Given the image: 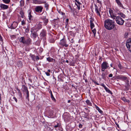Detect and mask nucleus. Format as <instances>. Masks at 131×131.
Here are the masks:
<instances>
[{
  "label": "nucleus",
  "mask_w": 131,
  "mask_h": 131,
  "mask_svg": "<svg viewBox=\"0 0 131 131\" xmlns=\"http://www.w3.org/2000/svg\"><path fill=\"white\" fill-rule=\"evenodd\" d=\"M69 7L70 8V10H71L70 11L72 13L73 12V9L72 8H71V7L70 6H69Z\"/></svg>",
  "instance_id": "obj_58"
},
{
  "label": "nucleus",
  "mask_w": 131,
  "mask_h": 131,
  "mask_svg": "<svg viewBox=\"0 0 131 131\" xmlns=\"http://www.w3.org/2000/svg\"><path fill=\"white\" fill-rule=\"evenodd\" d=\"M59 44L63 46L66 47H67L69 46V45L66 43V40L63 39H62L60 40Z\"/></svg>",
  "instance_id": "obj_6"
},
{
  "label": "nucleus",
  "mask_w": 131,
  "mask_h": 131,
  "mask_svg": "<svg viewBox=\"0 0 131 131\" xmlns=\"http://www.w3.org/2000/svg\"><path fill=\"white\" fill-rule=\"evenodd\" d=\"M18 94L19 96V97H20L21 98L22 97V94L21 92L20 93Z\"/></svg>",
  "instance_id": "obj_55"
},
{
  "label": "nucleus",
  "mask_w": 131,
  "mask_h": 131,
  "mask_svg": "<svg viewBox=\"0 0 131 131\" xmlns=\"http://www.w3.org/2000/svg\"><path fill=\"white\" fill-rule=\"evenodd\" d=\"M32 34L34 38H35L38 36L37 33L35 32H32Z\"/></svg>",
  "instance_id": "obj_21"
},
{
  "label": "nucleus",
  "mask_w": 131,
  "mask_h": 131,
  "mask_svg": "<svg viewBox=\"0 0 131 131\" xmlns=\"http://www.w3.org/2000/svg\"><path fill=\"white\" fill-rule=\"evenodd\" d=\"M109 12L110 14L111 17L113 19H115L116 17V14L114 13L113 10L111 9L110 8Z\"/></svg>",
  "instance_id": "obj_8"
},
{
  "label": "nucleus",
  "mask_w": 131,
  "mask_h": 131,
  "mask_svg": "<svg viewBox=\"0 0 131 131\" xmlns=\"http://www.w3.org/2000/svg\"><path fill=\"white\" fill-rule=\"evenodd\" d=\"M47 35V32L46 30L43 29L41 31L40 34V36L41 38H45Z\"/></svg>",
  "instance_id": "obj_7"
},
{
  "label": "nucleus",
  "mask_w": 131,
  "mask_h": 131,
  "mask_svg": "<svg viewBox=\"0 0 131 131\" xmlns=\"http://www.w3.org/2000/svg\"><path fill=\"white\" fill-rule=\"evenodd\" d=\"M30 56L31 57L33 60H34L35 58V56L34 55H32L31 54Z\"/></svg>",
  "instance_id": "obj_41"
},
{
  "label": "nucleus",
  "mask_w": 131,
  "mask_h": 131,
  "mask_svg": "<svg viewBox=\"0 0 131 131\" xmlns=\"http://www.w3.org/2000/svg\"><path fill=\"white\" fill-rule=\"evenodd\" d=\"M119 79H120L123 81H125L127 80V77L123 75H120L118 77Z\"/></svg>",
  "instance_id": "obj_12"
},
{
  "label": "nucleus",
  "mask_w": 131,
  "mask_h": 131,
  "mask_svg": "<svg viewBox=\"0 0 131 131\" xmlns=\"http://www.w3.org/2000/svg\"><path fill=\"white\" fill-rule=\"evenodd\" d=\"M126 45L128 49L131 52V38L127 40Z\"/></svg>",
  "instance_id": "obj_5"
},
{
  "label": "nucleus",
  "mask_w": 131,
  "mask_h": 131,
  "mask_svg": "<svg viewBox=\"0 0 131 131\" xmlns=\"http://www.w3.org/2000/svg\"><path fill=\"white\" fill-rule=\"evenodd\" d=\"M58 12L60 14H61L62 15H63L64 14V13H63V12H62V11L60 10H59V11Z\"/></svg>",
  "instance_id": "obj_50"
},
{
  "label": "nucleus",
  "mask_w": 131,
  "mask_h": 131,
  "mask_svg": "<svg viewBox=\"0 0 131 131\" xmlns=\"http://www.w3.org/2000/svg\"><path fill=\"white\" fill-rule=\"evenodd\" d=\"M62 62H63V63H65L66 62L67 63H68L69 62V61L68 60H62V62H61V63H62V64H63V63H62Z\"/></svg>",
  "instance_id": "obj_42"
},
{
  "label": "nucleus",
  "mask_w": 131,
  "mask_h": 131,
  "mask_svg": "<svg viewBox=\"0 0 131 131\" xmlns=\"http://www.w3.org/2000/svg\"><path fill=\"white\" fill-rule=\"evenodd\" d=\"M118 67L121 71L123 72L126 70L127 68H124L123 66H118Z\"/></svg>",
  "instance_id": "obj_18"
},
{
  "label": "nucleus",
  "mask_w": 131,
  "mask_h": 131,
  "mask_svg": "<svg viewBox=\"0 0 131 131\" xmlns=\"http://www.w3.org/2000/svg\"><path fill=\"white\" fill-rule=\"evenodd\" d=\"M115 124L117 126V127L118 128H119V125L117 123V122H115Z\"/></svg>",
  "instance_id": "obj_59"
},
{
  "label": "nucleus",
  "mask_w": 131,
  "mask_h": 131,
  "mask_svg": "<svg viewBox=\"0 0 131 131\" xmlns=\"http://www.w3.org/2000/svg\"><path fill=\"white\" fill-rule=\"evenodd\" d=\"M60 125L59 124L57 123V125H55L54 126V127L55 128H57L60 127Z\"/></svg>",
  "instance_id": "obj_47"
},
{
  "label": "nucleus",
  "mask_w": 131,
  "mask_h": 131,
  "mask_svg": "<svg viewBox=\"0 0 131 131\" xmlns=\"http://www.w3.org/2000/svg\"><path fill=\"white\" fill-rule=\"evenodd\" d=\"M43 9V7L41 6H35L34 8L35 12L39 13H41Z\"/></svg>",
  "instance_id": "obj_3"
},
{
  "label": "nucleus",
  "mask_w": 131,
  "mask_h": 131,
  "mask_svg": "<svg viewBox=\"0 0 131 131\" xmlns=\"http://www.w3.org/2000/svg\"><path fill=\"white\" fill-rule=\"evenodd\" d=\"M29 29H28V28H27L26 29L25 32H26L28 33V32H29Z\"/></svg>",
  "instance_id": "obj_53"
},
{
  "label": "nucleus",
  "mask_w": 131,
  "mask_h": 131,
  "mask_svg": "<svg viewBox=\"0 0 131 131\" xmlns=\"http://www.w3.org/2000/svg\"><path fill=\"white\" fill-rule=\"evenodd\" d=\"M116 1L118 5H119V6L122 7V8L123 7V5L119 0H116Z\"/></svg>",
  "instance_id": "obj_20"
},
{
  "label": "nucleus",
  "mask_w": 131,
  "mask_h": 131,
  "mask_svg": "<svg viewBox=\"0 0 131 131\" xmlns=\"http://www.w3.org/2000/svg\"><path fill=\"white\" fill-rule=\"evenodd\" d=\"M48 21V19H45L43 20V22L45 24V25H46Z\"/></svg>",
  "instance_id": "obj_31"
},
{
  "label": "nucleus",
  "mask_w": 131,
  "mask_h": 131,
  "mask_svg": "<svg viewBox=\"0 0 131 131\" xmlns=\"http://www.w3.org/2000/svg\"><path fill=\"white\" fill-rule=\"evenodd\" d=\"M79 126L80 128H81L82 127V125L80 123L79 125Z\"/></svg>",
  "instance_id": "obj_56"
},
{
  "label": "nucleus",
  "mask_w": 131,
  "mask_h": 131,
  "mask_svg": "<svg viewBox=\"0 0 131 131\" xmlns=\"http://www.w3.org/2000/svg\"><path fill=\"white\" fill-rule=\"evenodd\" d=\"M22 87L23 89V91L24 92H25L27 91H28L27 87L25 85H22Z\"/></svg>",
  "instance_id": "obj_16"
},
{
  "label": "nucleus",
  "mask_w": 131,
  "mask_h": 131,
  "mask_svg": "<svg viewBox=\"0 0 131 131\" xmlns=\"http://www.w3.org/2000/svg\"><path fill=\"white\" fill-rule=\"evenodd\" d=\"M102 66V71H104L105 70L108 68L109 66Z\"/></svg>",
  "instance_id": "obj_27"
},
{
  "label": "nucleus",
  "mask_w": 131,
  "mask_h": 131,
  "mask_svg": "<svg viewBox=\"0 0 131 131\" xmlns=\"http://www.w3.org/2000/svg\"><path fill=\"white\" fill-rule=\"evenodd\" d=\"M19 64L20 65H22V63L21 61H19Z\"/></svg>",
  "instance_id": "obj_64"
},
{
  "label": "nucleus",
  "mask_w": 131,
  "mask_h": 131,
  "mask_svg": "<svg viewBox=\"0 0 131 131\" xmlns=\"http://www.w3.org/2000/svg\"><path fill=\"white\" fill-rule=\"evenodd\" d=\"M50 94L51 95V98L52 99V100L54 102H56V100L55 99L53 95L52 94V92L50 90V92H49Z\"/></svg>",
  "instance_id": "obj_13"
},
{
  "label": "nucleus",
  "mask_w": 131,
  "mask_h": 131,
  "mask_svg": "<svg viewBox=\"0 0 131 131\" xmlns=\"http://www.w3.org/2000/svg\"><path fill=\"white\" fill-rule=\"evenodd\" d=\"M96 109L101 114H102L103 113V111L96 105Z\"/></svg>",
  "instance_id": "obj_28"
},
{
  "label": "nucleus",
  "mask_w": 131,
  "mask_h": 131,
  "mask_svg": "<svg viewBox=\"0 0 131 131\" xmlns=\"http://www.w3.org/2000/svg\"><path fill=\"white\" fill-rule=\"evenodd\" d=\"M85 102L86 104L89 105L90 106H92V103L88 99L86 100Z\"/></svg>",
  "instance_id": "obj_22"
},
{
  "label": "nucleus",
  "mask_w": 131,
  "mask_h": 131,
  "mask_svg": "<svg viewBox=\"0 0 131 131\" xmlns=\"http://www.w3.org/2000/svg\"><path fill=\"white\" fill-rule=\"evenodd\" d=\"M29 79V80L30 81V82H31V83L32 82V80L31 79Z\"/></svg>",
  "instance_id": "obj_63"
},
{
  "label": "nucleus",
  "mask_w": 131,
  "mask_h": 131,
  "mask_svg": "<svg viewBox=\"0 0 131 131\" xmlns=\"http://www.w3.org/2000/svg\"><path fill=\"white\" fill-rule=\"evenodd\" d=\"M97 2L99 4H101V2L99 0H97Z\"/></svg>",
  "instance_id": "obj_60"
},
{
  "label": "nucleus",
  "mask_w": 131,
  "mask_h": 131,
  "mask_svg": "<svg viewBox=\"0 0 131 131\" xmlns=\"http://www.w3.org/2000/svg\"><path fill=\"white\" fill-rule=\"evenodd\" d=\"M25 93H26V99H27L28 101H29V92L28 91H27Z\"/></svg>",
  "instance_id": "obj_19"
},
{
  "label": "nucleus",
  "mask_w": 131,
  "mask_h": 131,
  "mask_svg": "<svg viewBox=\"0 0 131 131\" xmlns=\"http://www.w3.org/2000/svg\"><path fill=\"white\" fill-rule=\"evenodd\" d=\"M104 24L105 28L108 30H112L115 27L114 21L109 19L105 20Z\"/></svg>",
  "instance_id": "obj_1"
},
{
  "label": "nucleus",
  "mask_w": 131,
  "mask_h": 131,
  "mask_svg": "<svg viewBox=\"0 0 131 131\" xmlns=\"http://www.w3.org/2000/svg\"><path fill=\"white\" fill-rule=\"evenodd\" d=\"M0 7L3 9H6L8 8V6L4 4H1Z\"/></svg>",
  "instance_id": "obj_9"
},
{
  "label": "nucleus",
  "mask_w": 131,
  "mask_h": 131,
  "mask_svg": "<svg viewBox=\"0 0 131 131\" xmlns=\"http://www.w3.org/2000/svg\"><path fill=\"white\" fill-rule=\"evenodd\" d=\"M16 90L18 91V94L20 93H21L20 90L18 88H16Z\"/></svg>",
  "instance_id": "obj_51"
},
{
  "label": "nucleus",
  "mask_w": 131,
  "mask_h": 131,
  "mask_svg": "<svg viewBox=\"0 0 131 131\" xmlns=\"http://www.w3.org/2000/svg\"><path fill=\"white\" fill-rule=\"evenodd\" d=\"M47 60L49 62L55 61V59L51 58L50 57L47 58Z\"/></svg>",
  "instance_id": "obj_17"
},
{
  "label": "nucleus",
  "mask_w": 131,
  "mask_h": 131,
  "mask_svg": "<svg viewBox=\"0 0 131 131\" xmlns=\"http://www.w3.org/2000/svg\"><path fill=\"white\" fill-rule=\"evenodd\" d=\"M128 32H126L124 35V37L125 38H126L128 36Z\"/></svg>",
  "instance_id": "obj_49"
},
{
  "label": "nucleus",
  "mask_w": 131,
  "mask_h": 131,
  "mask_svg": "<svg viewBox=\"0 0 131 131\" xmlns=\"http://www.w3.org/2000/svg\"><path fill=\"white\" fill-rule=\"evenodd\" d=\"M45 73L48 76H49L50 74L49 72H45Z\"/></svg>",
  "instance_id": "obj_54"
},
{
  "label": "nucleus",
  "mask_w": 131,
  "mask_h": 131,
  "mask_svg": "<svg viewBox=\"0 0 131 131\" xmlns=\"http://www.w3.org/2000/svg\"><path fill=\"white\" fill-rule=\"evenodd\" d=\"M92 31L93 32L94 34V36H95V34H96V29H94L93 30H92Z\"/></svg>",
  "instance_id": "obj_38"
},
{
  "label": "nucleus",
  "mask_w": 131,
  "mask_h": 131,
  "mask_svg": "<svg viewBox=\"0 0 131 131\" xmlns=\"http://www.w3.org/2000/svg\"><path fill=\"white\" fill-rule=\"evenodd\" d=\"M21 19L20 18V17H18V22H16L15 21H14L13 22V24L15 23L16 24V26H17L18 25V23L21 21Z\"/></svg>",
  "instance_id": "obj_26"
},
{
  "label": "nucleus",
  "mask_w": 131,
  "mask_h": 131,
  "mask_svg": "<svg viewBox=\"0 0 131 131\" xmlns=\"http://www.w3.org/2000/svg\"><path fill=\"white\" fill-rule=\"evenodd\" d=\"M90 25L91 28V29H92L94 27V25L93 23H90Z\"/></svg>",
  "instance_id": "obj_37"
},
{
  "label": "nucleus",
  "mask_w": 131,
  "mask_h": 131,
  "mask_svg": "<svg viewBox=\"0 0 131 131\" xmlns=\"http://www.w3.org/2000/svg\"><path fill=\"white\" fill-rule=\"evenodd\" d=\"M77 3L78 4V5H81V4L79 1H78Z\"/></svg>",
  "instance_id": "obj_62"
},
{
  "label": "nucleus",
  "mask_w": 131,
  "mask_h": 131,
  "mask_svg": "<svg viewBox=\"0 0 131 131\" xmlns=\"http://www.w3.org/2000/svg\"><path fill=\"white\" fill-rule=\"evenodd\" d=\"M53 111L51 109H49L48 112V114L50 116H52L53 115Z\"/></svg>",
  "instance_id": "obj_15"
},
{
  "label": "nucleus",
  "mask_w": 131,
  "mask_h": 131,
  "mask_svg": "<svg viewBox=\"0 0 131 131\" xmlns=\"http://www.w3.org/2000/svg\"><path fill=\"white\" fill-rule=\"evenodd\" d=\"M116 20L117 23L120 25H123L124 22V21L119 16L116 17Z\"/></svg>",
  "instance_id": "obj_4"
},
{
  "label": "nucleus",
  "mask_w": 131,
  "mask_h": 131,
  "mask_svg": "<svg viewBox=\"0 0 131 131\" xmlns=\"http://www.w3.org/2000/svg\"><path fill=\"white\" fill-rule=\"evenodd\" d=\"M127 82L126 83V84L125 86V87L126 88V89L127 90L129 89L130 85H129V82L128 80H127Z\"/></svg>",
  "instance_id": "obj_14"
},
{
  "label": "nucleus",
  "mask_w": 131,
  "mask_h": 131,
  "mask_svg": "<svg viewBox=\"0 0 131 131\" xmlns=\"http://www.w3.org/2000/svg\"><path fill=\"white\" fill-rule=\"evenodd\" d=\"M36 27L37 29L39 30L42 28V26L40 22H38L37 24L36 25Z\"/></svg>",
  "instance_id": "obj_10"
},
{
  "label": "nucleus",
  "mask_w": 131,
  "mask_h": 131,
  "mask_svg": "<svg viewBox=\"0 0 131 131\" xmlns=\"http://www.w3.org/2000/svg\"><path fill=\"white\" fill-rule=\"evenodd\" d=\"M105 75V73L104 72L102 73L101 76L102 77V78L104 79H106Z\"/></svg>",
  "instance_id": "obj_32"
},
{
  "label": "nucleus",
  "mask_w": 131,
  "mask_h": 131,
  "mask_svg": "<svg viewBox=\"0 0 131 131\" xmlns=\"http://www.w3.org/2000/svg\"><path fill=\"white\" fill-rule=\"evenodd\" d=\"M104 89L105 90L106 92L111 94H112V92L106 87Z\"/></svg>",
  "instance_id": "obj_23"
},
{
  "label": "nucleus",
  "mask_w": 131,
  "mask_h": 131,
  "mask_svg": "<svg viewBox=\"0 0 131 131\" xmlns=\"http://www.w3.org/2000/svg\"><path fill=\"white\" fill-rule=\"evenodd\" d=\"M92 81L93 82H94L95 84L97 85H99V84L97 83V82L94 80H92Z\"/></svg>",
  "instance_id": "obj_44"
},
{
  "label": "nucleus",
  "mask_w": 131,
  "mask_h": 131,
  "mask_svg": "<svg viewBox=\"0 0 131 131\" xmlns=\"http://www.w3.org/2000/svg\"><path fill=\"white\" fill-rule=\"evenodd\" d=\"M99 85H101L102 86H103L104 88L106 86L105 85H104V84L102 83H101V84H99Z\"/></svg>",
  "instance_id": "obj_52"
},
{
  "label": "nucleus",
  "mask_w": 131,
  "mask_h": 131,
  "mask_svg": "<svg viewBox=\"0 0 131 131\" xmlns=\"http://www.w3.org/2000/svg\"><path fill=\"white\" fill-rule=\"evenodd\" d=\"M14 100L16 102V103H17V99H16V98L15 97H13V101H14Z\"/></svg>",
  "instance_id": "obj_43"
},
{
  "label": "nucleus",
  "mask_w": 131,
  "mask_h": 131,
  "mask_svg": "<svg viewBox=\"0 0 131 131\" xmlns=\"http://www.w3.org/2000/svg\"><path fill=\"white\" fill-rule=\"evenodd\" d=\"M75 4L77 6V8H78V9L79 10H80V5H78L76 3H75Z\"/></svg>",
  "instance_id": "obj_46"
},
{
  "label": "nucleus",
  "mask_w": 131,
  "mask_h": 131,
  "mask_svg": "<svg viewBox=\"0 0 131 131\" xmlns=\"http://www.w3.org/2000/svg\"><path fill=\"white\" fill-rule=\"evenodd\" d=\"M69 19H66V23H67V24H68V21H69Z\"/></svg>",
  "instance_id": "obj_61"
},
{
  "label": "nucleus",
  "mask_w": 131,
  "mask_h": 131,
  "mask_svg": "<svg viewBox=\"0 0 131 131\" xmlns=\"http://www.w3.org/2000/svg\"><path fill=\"white\" fill-rule=\"evenodd\" d=\"M89 114L88 113H85L84 114V118L88 119L89 118Z\"/></svg>",
  "instance_id": "obj_30"
},
{
  "label": "nucleus",
  "mask_w": 131,
  "mask_h": 131,
  "mask_svg": "<svg viewBox=\"0 0 131 131\" xmlns=\"http://www.w3.org/2000/svg\"><path fill=\"white\" fill-rule=\"evenodd\" d=\"M20 4L21 6H23L24 5V2L22 0H21L20 2Z\"/></svg>",
  "instance_id": "obj_45"
},
{
  "label": "nucleus",
  "mask_w": 131,
  "mask_h": 131,
  "mask_svg": "<svg viewBox=\"0 0 131 131\" xmlns=\"http://www.w3.org/2000/svg\"><path fill=\"white\" fill-rule=\"evenodd\" d=\"M26 24V23L25 22L24 20H23L21 21V25H24Z\"/></svg>",
  "instance_id": "obj_48"
},
{
  "label": "nucleus",
  "mask_w": 131,
  "mask_h": 131,
  "mask_svg": "<svg viewBox=\"0 0 131 131\" xmlns=\"http://www.w3.org/2000/svg\"><path fill=\"white\" fill-rule=\"evenodd\" d=\"M94 5L95 7V11L97 14V15L99 16L100 17H101V16L99 10L97 6L95 4H94Z\"/></svg>",
  "instance_id": "obj_11"
},
{
  "label": "nucleus",
  "mask_w": 131,
  "mask_h": 131,
  "mask_svg": "<svg viewBox=\"0 0 131 131\" xmlns=\"http://www.w3.org/2000/svg\"><path fill=\"white\" fill-rule=\"evenodd\" d=\"M119 15L121 17L123 18H124L125 17V15L122 13H120Z\"/></svg>",
  "instance_id": "obj_40"
},
{
  "label": "nucleus",
  "mask_w": 131,
  "mask_h": 131,
  "mask_svg": "<svg viewBox=\"0 0 131 131\" xmlns=\"http://www.w3.org/2000/svg\"><path fill=\"white\" fill-rule=\"evenodd\" d=\"M108 63L106 62H104L102 64L101 66H107Z\"/></svg>",
  "instance_id": "obj_39"
},
{
  "label": "nucleus",
  "mask_w": 131,
  "mask_h": 131,
  "mask_svg": "<svg viewBox=\"0 0 131 131\" xmlns=\"http://www.w3.org/2000/svg\"><path fill=\"white\" fill-rule=\"evenodd\" d=\"M113 77V74H110L108 75L109 77Z\"/></svg>",
  "instance_id": "obj_57"
},
{
  "label": "nucleus",
  "mask_w": 131,
  "mask_h": 131,
  "mask_svg": "<svg viewBox=\"0 0 131 131\" xmlns=\"http://www.w3.org/2000/svg\"><path fill=\"white\" fill-rule=\"evenodd\" d=\"M19 40L20 42L27 46L31 44V40L29 38H28L27 39L25 40L24 37H21L20 38Z\"/></svg>",
  "instance_id": "obj_2"
},
{
  "label": "nucleus",
  "mask_w": 131,
  "mask_h": 131,
  "mask_svg": "<svg viewBox=\"0 0 131 131\" xmlns=\"http://www.w3.org/2000/svg\"><path fill=\"white\" fill-rule=\"evenodd\" d=\"M24 13L23 11H20V15L21 17L23 18H24L25 17V16L24 15Z\"/></svg>",
  "instance_id": "obj_29"
},
{
  "label": "nucleus",
  "mask_w": 131,
  "mask_h": 131,
  "mask_svg": "<svg viewBox=\"0 0 131 131\" xmlns=\"http://www.w3.org/2000/svg\"><path fill=\"white\" fill-rule=\"evenodd\" d=\"M46 3V2L45 1H38V2L37 3L38 4H44Z\"/></svg>",
  "instance_id": "obj_35"
},
{
  "label": "nucleus",
  "mask_w": 131,
  "mask_h": 131,
  "mask_svg": "<svg viewBox=\"0 0 131 131\" xmlns=\"http://www.w3.org/2000/svg\"><path fill=\"white\" fill-rule=\"evenodd\" d=\"M29 19L30 21H31L32 20V16L31 15V13H29Z\"/></svg>",
  "instance_id": "obj_25"
},
{
  "label": "nucleus",
  "mask_w": 131,
  "mask_h": 131,
  "mask_svg": "<svg viewBox=\"0 0 131 131\" xmlns=\"http://www.w3.org/2000/svg\"><path fill=\"white\" fill-rule=\"evenodd\" d=\"M45 7L46 8V10H47L48 9V8L49 7V5L47 3H46H46H45Z\"/></svg>",
  "instance_id": "obj_34"
},
{
  "label": "nucleus",
  "mask_w": 131,
  "mask_h": 131,
  "mask_svg": "<svg viewBox=\"0 0 131 131\" xmlns=\"http://www.w3.org/2000/svg\"><path fill=\"white\" fill-rule=\"evenodd\" d=\"M121 99L125 102H129V101L128 100H127L124 97H121Z\"/></svg>",
  "instance_id": "obj_24"
},
{
  "label": "nucleus",
  "mask_w": 131,
  "mask_h": 131,
  "mask_svg": "<svg viewBox=\"0 0 131 131\" xmlns=\"http://www.w3.org/2000/svg\"><path fill=\"white\" fill-rule=\"evenodd\" d=\"M3 2L5 4H8L10 1V0H2Z\"/></svg>",
  "instance_id": "obj_33"
},
{
  "label": "nucleus",
  "mask_w": 131,
  "mask_h": 131,
  "mask_svg": "<svg viewBox=\"0 0 131 131\" xmlns=\"http://www.w3.org/2000/svg\"><path fill=\"white\" fill-rule=\"evenodd\" d=\"M90 23H93L94 21V19L93 18H91L90 19Z\"/></svg>",
  "instance_id": "obj_36"
}]
</instances>
